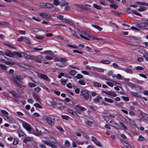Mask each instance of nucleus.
<instances>
[{
    "instance_id": "obj_26",
    "label": "nucleus",
    "mask_w": 148,
    "mask_h": 148,
    "mask_svg": "<svg viewBox=\"0 0 148 148\" xmlns=\"http://www.w3.org/2000/svg\"><path fill=\"white\" fill-rule=\"evenodd\" d=\"M123 70L127 73H129L130 74L133 73L132 70L131 69H124Z\"/></svg>"
},
{
    "instance_id": "obj_40",
    "label": "nucleus",
    "mask_w": 148,
    "mask_h": 148,
    "mask_svg": "<svg viewBox=\"0 0 148 148\" xmlns=\"http://www.w3.org/2000/svg\"><path fill=\"white\" fill-rule=\"evenodd\" d=\"M28 86L31 87H34L36 86V84L32 83H29L28 84Z\"/></svg>"
},
{
    "instance_id": "obj_15",
    "label": "nucleus",
    "mask_w": 148,
    "mask_h": 148,
    "mask_svg": "<svg viewBox=\"0 0 148 148\" xmlns=\"http://www.w3.org/2000/svg\"><path fill=\"white\" fill-rule=\"evenodd\" d=\"M33 140V138L31 137H27L23 139V142L25 143H27V141H32Z\"/></svg>"
},
{
    "instance_id": "obj_5",
    "label": "nucleus",
    "mask_w": 148,
    "mask_h": 148,
    "mask_svg": "<svg viewBox=\"0 0 148 148\" xmlns=\"http://www.w3.org/2000/svg\"><path fill=\"white\" fill-rule=\"evenodd\" d=\"M51 116L50 115H48L45 116V120L50 126H53L54 125V123L52 121Z\"/></svg>"
},
{
    "instance_id": "obj_48",
    "label": "nucleus",
    "mask_w": 148,
    "mask_h": 148,
    "mask_svg": "<svg viewBox=\"0 0 148 148\" xmlns=\"http://www.w3.org/2000/svg\"><path fill=\"white\" fill-rule=\"evenodd\" d=\"M70 73L72 75H74L76 74V72L74 70H72L70 71Z\"/></svg>"
},
{
    "instance_id": "obj_14",
    "label": "nucleus",
    "mask_w": 148,
    "mask_h": 148,
    "mask_svg": "<svg viewBox=\"0 0 148 148\" xmlns=\"http://www.w3.org/2000/svg\"><path fill=\"white\" fill-rule=\"evenodd\" d=\"M5 54L6 56L10 57H13L14 56V54L12 53V52L8 50L5 52Z\"/></svg>"
},
{
    "instance_id": "obj_52",
    "label": "nucleus",
    "mask_w": 148,
    "mask_h": 148,
    "mask_svg": "<svg viewBox=\"0 0 148 148\" xmlns=\"http://www.w3.org/2000/svg\"><path fill=\"white\" fill-rule=\"evenodd\" d=\"M5 63L7 65H14V63L12 62H10L9 61H7L5 62Z\"/></svg>"
},
{
    "instance_id": "obj_36",
    "label": "nucleus",
    "mask_w": 148,
    "mask_h": 148,
    "mask_svg": "<svg viewBox=\"0 0 148 148\" xmlns=\"http://www.w3.org/2000/svg\"><path fill=\"white\" fill-rule=\"evenodd\" d=\"M10 93L14 97H18V94L14 91H10Z\"/></svg>"
},
{
    "instance_id": "obj_27",
    "label": "nucleus",
    "mask_w": 148,
    "mask_h": 148,
    "mask_svg": "<svg viewBox=\"0 0 148 148\" xmlns=\"http://www.w3.org/2000/svg\"><path fill=\"white\" fill-rule=\"evenodd\" d=\"M92 27L97 29L99 31H101L102 30V28L98 25H95L93 24H92Z\"/></svg>"
},
{
    "instance_id": "obj_58",
    "label": "nucleus",
    "mask_w": 148,
    "mask_h": 148,
    "mask_svg": "<svg viewBox=\"0 0 148 148\" xmlns=\"http://www.w3.org/2000/svg\"><path fill=\"white\" fill-rule=\"evenodd\" d=\"M3 95L4 96L7 98H10V97L8 93L7 92H5L3 93Z\"/></svg>"
},
{
    "instance_id": "obj_53",
    "label": "nucleus",
    "mask_w": 148,
    "mask_h": 148,
    "mask_svg": "<svg viewBox=\"0 0 148 148\" xmlns=\"http://www.w3.org/2000/svg\"><path fill=\"white\" fill-rule=\"evenodd\" d=\"M123 77L120 74H118L117 75V79H122Z\"/></svg>"
},
{
    "instance_id": "obj_42",
    "label": "nucleus",
    "mask_w": 148,
    "mask_h": 148,
    "mask_svg": "<svg viewBox=\"0 0 148 148\" xmlns=\"http://www.w3.org/2000/svg\"><path fill=\"white\" fill-rule=\"evenodd\" d=\"M76 77L78 79H79L80 78H83V77L82 75L81 74H78L77 75Z\"/></svg>"
},
{
    "instance_id": "obj_6",
    "label": "nucleus",
    "mask_w": 148,
    "mask_h": 148,
    "mask_svg": "<svg viewBox=\"0 0 148 148\" xmlns=\"http://www.w3.org/2000/svg\"><path fill=\"white\" fill-rule=\"evenodd\" d=\"M53 101L56 103V104L57 106L58 105H60L61 106L58 107V108L59 109H61L62 106H63L62 105L63 103H64L63 101H62L61 100H59L57 98H54L53 99Z\"/></svg>"
},
{
    "instance_id": "obj_25",
    "label": "nucleus",
    "mask_w": 148,
    "mask_h": 148,
    "mask_svg": "<svg viewBox=\"0 0 148 148\" xmlns=\"http://www.w3.org/2000/svg\"><path fill=\"white\" fill-rule=\"evenodd\" d=\"M68 80V79H61L60 80L61 84L63 85H65L66 84Z\"/></svg>"
},
{
    "instance_id": "obj_23",
    "label": "nucleus",
    "mask_w": 148,
    "mask_h": 148,
    "mask_svg": "<svg viewBox=\"0 0 148 148\" xmlns=\"http://www.w3.org/2000/svg\"><path fill=\"white\" fill-rule=\"evenodd\" d=\"M147 9V8L143 6H140V8L138 9V11L139 12H143L145 11Z\"/></svg>"
},
{
    "instance_id": "obj_38",
    "label": "nucleus",
    "mask_w": 148,
    "mask_h": 148,
    "mask_svg": "<svg viewBox=\"0 0 148 148\" xmlns=\"http://www.w3.org/2000/svg\"><path fill=\"white\" fill-rule=\"evenodd\" d=\"M110 7L111 8H113L114 9H116L118 7V6L117 5L115 4H110Z\"/></svg>"
},
{
    "instance_id": "obj_35",
    "label": "nucleus",
    "mask_w": 148,
    "mask_h": 148,
    "mask_svg": "<svg viewBox=\"0 0 148 148\" xmlns=\"http://www.w3.org/2000/svg\"><path fill=\"white\" fill-rule=\"evenodd\" d=\"M23 41L28 44H30V42L28 39L26 37H24Z\"/></svg>"
},
{
    "instance_id": "obj_47",
    "label": "nucleus",
    "mask_w": 148,
    "mask_h": 148,
    "mask_svg": "<svg viewBox=\"0 0 148 148\" xmlns=\"http://www.w3.org/2000/svg\"><path fill=\"white\" fill-rule=\"evenodd\" d=\"M66 45L75 48H76L78 49V47L76 45H69V44H67Z\"/></svg>"
},
{
    "instance_id": "obj_57",
    "label": "nucleus",
    "mask_w": 148,
    "mask_h": 148,
    "mask_svg": "<svg viewBox=\"0 0 148 148\" xmlns=\"http://www.w3.org/2000/svg\"><path fill=\"white\" fill-rule=\"evenodd\" d=\"M18 143V140L17 139H14L13 141V144L14 145H17Z\"/></svg>"
},
{
    "instance_id": "obj_34",
    "label": "nucleus",
    "mask_w": 148,
    "mask_h": 148,
    "mask_svg": "<svg viewBox=\"0 0 148 148\" xmlns=\"http://www.w3.org/2000/svg\"><path fill=\"white\" fill-rule=\"evenodd\" d=\"M93 6L95 8L98 9L100 10L101 9V7L99 5H97V4H94L93 5Z\"/></svg>"
},
{
    "instance_id": "obj_18",
    "label": "nucleus",
    "mask_w": 148,
    "mask_h": 148,
    "mask_svg": "<svg viewBox=\"0 0 148 148\" xmlns=\"http://www.w3.org/2000/svg\"><path fill=\"white\" fill-rule=\"evenodd\" d=\"M39 15L42 17L45 18H47L50 17V16L45 13H40Z\"/></svg>"
},
{
    "instance_id": "obj_61",
    "label": "nucleus",
    "mask_w": 148,
    "mask_h": 148,
    "mask_svg": "<svg viewBox=\"0 0 148 148\" xmlns=\"http://www.w3.org/2000/svg\"><path fill=\"white\" fill-rule=\"evenodd\" d=\"M100 2L101 4L103 5H106L105 2L104 0H100Z\"/></svg>"
},
{
    "instance_id": "obj_54",
    "label": "nucleus",
    "mask_w": 148,
    "mask_h": 148,
    "mask_svg": "<svg viewBox=\"0 0 148 148\" xmlns=\"http://www.w3.org/2000/svg\"><path fill=\"white\" fill-rule=\"evenodd\" d=\"M90 38L91 39H93L94 40H99L100 38L94 37L92 36H90Z\"/></svg>"
},
{
    "instance_id": "obj_50",
    "label": "nucleus",
    "mask_w": 148,
    "mask_h": 148,
    "mask_svg": "<svg viewBox=\"0 0 148 148\" xmlns=\"http://www.w3.org/2000/svg\"><path fill=\"white\" fill-rule=\"evenodd\" d=\"M0 67L4 70H6L7 69V67L5 65L2 64H0Z\"/></svg>"
},
{
    "instance_id": "obj_43",
    "label": "nucleus",
    "mask_w": 148,
    "mask_h": 148,
    "mask_svg": "<svg viewBox=\"0 0 148 148\" xmlns=\"http://www.w3.org/2000/svg\"><path fill=\"white\" fill-rule=\"evenodd\" d=\"M62 118L66 120H68L69 118V116L66 115H62Z\"/></svg>"
},
{
    "instance_id": "obj_39",
    "label": "nucleus",
    "mask_w": 148,
    "mask_h": 148,
    "mask_svg": "<svg viewBox=\"0 0 148 148\" xmlns=\"http://www.w3.org/2000/svg\"><path fill=\"white\" fill-rule=\"evenodd\" d=\"M122 143L126 147L129 148V147H130L129 145L125 141H123L122 142Z\"/></svg>"
},
{
    "instance_id": "obj_59",
    "label": "nucleus",
    "mask_w": 148,
    "mask_h": 148,
    "mask_svg": "<svg viewBox=\"0 0 148 148\" xmlns=\"http://www.w3.org/2000/svg\"><path fill=\"white\" fill-rule=\"evenodd\" d=\"M57 17L59 20H61L62 19H62H63V16L62 15H61L57 16Z\"/></svg>"
},
{
    "instance_id": "obj_37",
    "label": "nucleus",
    "mask_w": 148,
    "mask_h": 148,
    "mask_svg": "<svg viewBox=\"0 0 148 148\" xmlns=\"http://www.w3.org/2000/svg\"><path fill=\"white\" fill-rule=\"evenodd\" d=\"M35 38L39 40H42L43 39L44 37L42 36L37 35L35 36Z\"/></svg>"
},
{
    "instance_id": "obj_2",
    "label": "nucleus",
    "mask_w": 148,
    "mask_h": 148,
    "mask_svg": "<svg viewBox=\"0 0 148 148\" xmlns=\"http://www.w3.org/2000/svg\"><path fill=\"white\" fill-rule=\"evenodd\" d=\"M52 139L53 140L51 142L45 140H42V142L44 144L49 146L53 148H57V146L52 143L57 144V141L53 137L52 138Z\"/></svg>"
},
{
    "instance_id": "obj_31",
    "label": "nucleus",
    "mask_w": 148,
    "mask_h": 148,
    "mask_svg": "<svg viewBox=\"0 0 148 148\" xmlns=\"http://www.w3.org/2000/svg\"><path fill=\"white\" fill-rule=\"evenodd\" d=\"M65 145L67 147H69L70 146V144L68 140H66L65 142Z\"/></svg>"
},
{
    "instance_id": "obj_44",
    "label": "nucleus",
    "mask_w": 148,
    "mask_h": 148,
    "mask_svg": "<svg viewBox=\"0 0 148 148\" xmlns=\"http://www.w3.org/2000/svg\"><path fill=\"white\" fill-rule=\"evenodd\" d=\"M79 83L82 85H85V82H84V81L83 80H81L78 81Z\"/></svg>"
},
{
    "instance_id": "obj_33",
    "label": "nucleus",
    "mask_w": 148,
    "mask_h": 148,
    "mask_svg": "<svg viewBox=\"0 0 148 148\" xmlns=\"http://www.w3.org/2000/svg\"><path fill=\"white\" fill-rule=\"evenodd\" d=\"M56 128L62 132H64V130L60 126H58L56 127Z\"/></svg>"
},
{
    "instance_id": "obj_64",
    "label": "nucleus",
    "mask_w": 148,
    "mask_h": 148,
    "mask_svg": "<svg viewBox=\"0 0 148 148\" xmlns=\"http://www.w3.org/2000/svg\"><path fill=\"white\" fill-rule=\"evenodd\" d=\"M51 104L52 106L56 108L57 107V105L56 104V103L53 101H53L51 102Z\"/></svg>"
},
{
    "instance_id": "obj_12",
    "label": "nucleus",
    "mask_w": 148,
    "mask_h": 148,
    "mask_svg": "<svg viewBox=\"0 0 148 148\" xmlns=\"http://www.w3.org/2000/svg\"><path fill=\"white\" fill-rule=\"evenodd\" d=\"M145 21L144 22L137 24V27L140 28H145L146 29Z\"/></svg>"
},
{
    "instance_id": "obj_4",
    "label": "nucleus",
    "mask_w": 148,
    "mask_h": 148,
    "mask_svg": "<svg viewBox=\"0 0 148 148\" xmlns=\"http://www.w3.org/2000/svg\"><path fill=\"white\" fill-rule=\"evenodd\" d=\"M42 56L41 55H39L38 56H34L32 55L31 58V60L35 61L36 62L41 63L42 62Z\"/></svg>"
},
{
    "instance_id": "obj_60",
    "label": "nucleus",
    "mask_w": 148,
    "mask_h": 148,
    "mask_svg": "<svg viewBox=\"0 0 148 148\" xmlns=\"http://www.w3.org/2000/svg\"><path fill=\"white\" fill-rule=\"evenodd\" d=\"M40 6L42 7H44L45 8H48V7L47 6V5L45 3H42L40 5Z\"/></svg>"
},
{
    "instance_id": "obj_17",
    "label": "nucleus",
    "mask_w": 148,
    "mask_h": 148,
    "mask_svg": "<svg viewBox=\"0 0 148 148\" xmlns=\"http://www.w3.org/2000/svg\"><path fill=\"white\" fill-rule=\"evenodd\" d=\"M22 54L23 55V57L27 59L31 60L32 55H29L24 53H22Z\"/></svg>"
},
{
    "instance_id": "obj_28",
    "label": "nucleus",
    "mask_w": 148,
    "mask_h": 148,
    "mask_svg": "<svg viewBox=\"0 0 148 148\" xmlns=\"http://www.w3.org/2000/svg\"><path fill=\"white\" fill-rule=\"evenodd\" d=\"M142 117L148 121V115L145 113H143L142 114Z\"/></svg>"
},
{
    "instance_id": "obj_8",
    "label": "nucleus",
    "mask_w": 148,
    "mask_h": 148,
    "mask_svg": "<svg viewBox=\"0 0 148 148\" xmlns=\"http://www.w3.org/2000/svg\"><path fill=\"white\" fill-rule=\"evenodd\" d=\"M38 76L39 77H40L44 80H46L48 82H49L50 81V79L49 77L47 75L44 74L38 73Z\"/></svg>"
},
{
    "instance_id": "obj_63",
    "label": "nucleus",
    "mask_w": 148,
    "mask_h": 148,
    "mask_svg": "<svg viewBox=\"0 0 148 148\" xmlns=\"http://www.w3.org/2000/svg\"><path fill=\"white\" fill-rule=\"evenodd\" d=\"M66 110L68 112L71 114H72V113H73L74 112L73 110L70 109H67Z\"/></svg>"
},
{
    "instance_id": "obj_51",
    "label": "nucleus",
    "mask_w": 148,
    "mask_h": 148,
    "mask_svg": "<svg viewBox=\"0 0 148 148\" xmlns=\"http://www.w3.org/2000/svg\"><path fill=\"white\" fill-rule=\"evenodd\" d=\"M45 52L47 53H49L52 56H53L54 55L53 52L51 51H46Z\"/></svg>"
},
{
    "instance_id": "obj_1",
    "label": "nucleus",
    "mask_w": 148,
    "mask_h": 148,
    "mask_svg": "<svg viewBox=\"0 0 148 148\" xmlns=\"http://www.w3.org/2000/svg\"><path fill=\"white\" fill-rule=\"evenodd\" d=\"M12 79L14 82L17 86L19 87H22L23 83L21 80V78L20 75H14L12 77Z\"/></svg>"
},
{
    "instance_id": "obj_19",
    "label": "nucleus",
    "mask_w": 148,
    "mask_h": 148,
    "mask_svg": "<svg viewBox=\"0 0 148 148\" xmlns=\"http://www.w3.org/2000/svg\"><path fill=\"white\" fill-rule=\"evenodd\" d=\"M92 83L94 86L95 87H101V84L98 82H93Z\"/></svg>"
},
{
    "instance_id": "obj_41",
    "label": "nucleus",
    "mask_w": 148,
    "mask_h": 148,
    "mask_svg": "<svg viewBox=\"0 0 148 148\" xmlns=\"http://www.w3.org/2000/svg\"><path fill=\"white\" fill-rule=\"evenodd\" d=\"M96 71L99 72H103L104 71V69L101 68H98L97 69Z\"/></svg>"
},
{
    "instance_id": "obj_62",
    "label": "nucleus",
    "mask_w": 148,
    "mask_h": 148,
    "mask_svg": "<svg viewBox=\"0 0 148 148\" xmlns=\"http://www.w3.org/2000/svg\"><path fill=\"white\" fill-rule=\"evenodd\" d=\"M86 123L87 125L90 126H91V125L92 124V122L89 121H86Z\"/></svg>"
},
{
    "instance_id": "obj_10",
    "label": "nucleus",
    "mask_w": 148,
    "mask_h": 148,
    "mask_svg": "<svg viewBox=\"0 0 148 148\" xmlns=\"http://www.w3.org/2000/svg\"><path fill=\"white\" fill-rule=\"evenodd\" d=\"M22 125L23 127L28 131H30L32 130V128L29 125L25 122H23Z\"/></svg>"
},
{
    "instance_id": "obj_22",
    "label": "nucleus",
    "mask_w": 148,
    "mask_h": 148,
    "mask_svg": "<svg viewBox=\"0 0 148 148\" xmlns=\"http://www.w3.org/2000/svg\"><path fill=\"white\" fill-rule=\"evenodd\" d=\"M75 107H76L77 108H78L81 111H83L84 110H86V109H85L84 108L82 107L81 106L79 105H76L75 106Z\"/></svg>"
},
{
    "instance_id": "obj_49",
    "label": "nucleus",
    "mask_w": 148,
    "mask_h": 148,
    "mask_svg": "<svg viewBox=\"0 0 148 148\" xmlns=\"http://www.w3.org/2000/svg\"><path fill=\"white\" fill-rule=\"evenodd\" d=\"M14 53L19 57H22V53L21 54L17 52H15Z\"/></svg>"
},
{
    "instance_id": "obj_7",
    "label": "nucleus",
    "mask_w": 148,
    "mask_h": 148,
    "mask_svg": "<svg viewBox=\"0 0 148 148\" xmlns=\"http://www.w3.org/2000/svg\"><path fill=\"white\" fill-rule=\"evenodd\" d=\"M36 129L37 131L41 133H44L46 131V130L45 128L40 126H36Z\"/></svg>"
},
{
    "instance_id": "obj_55",
    "label": "nucleus",
    "mask_w": 148,
    "mask_h": 148,
    "mask_svg": "<svg viewBox=\"0 0 148 148\" xmlns=\"http://www.w3.org/2000/svg\"><path fill=\"white\" fill-rule=\"evenodd\" d=\"M121 98L123 100H125V101H129V99L127 97L123 96H122Z\"/></svg>"
},
{
    "instance_id": "obj_32",
    "label": "nucleus",
    "mask_w": 148,
    "mask_h": 148,
    "mask_svg": "<svg viewBox=\"0 0 148 148\" xmlns=\"http://www.w3.org/2000/svg\"><path fill=\"white\" fill-rule=\"evenodd\" d=\"M60 2L59 0H54L53 4L54 5L57 6L59 5L60 4Z\"/></svg>"
},
{
    "instance_id": "obj_45",
    "label": "nucleus",
    "mask_w": 148,
    "mask_h": 148,
    "mask_svg": "<svg viewBox=\"0 0 148 148\" xmlns=\"http://www.w3.org/2000/svg\"><path fill=\"white\" fill-rule=\"evenodd\" d=\"M34 106L40 108H42L41 106L38 103H35L34 105Z\"/></svg>"
},
{
    "instance_id": "obj_46",
    "label": "nucleus",
    "mask_w": 148,
    "mask_h": 148,
    "mask_svg": "<svg viewBox=\"0 0 148 148\" xmlns=\"http://www.w3.org/2000/svg\"><path fill=\"white\" fill-rule=\"evenodd\" d=\"M146 29H148V19L145 21Z\"/></svg>"
},
{
    "instance_id": "obj_13",
    "label": "nucleus",
    "mask_w": 148,
    "mask_h": 148,
    "mask_svg": "<svg viewBox=\"0 0 148 148\" xmlns=\"http://www.w3.org/2000/svg\"><path fill=\"white\" fill-rule=\"evenodd\" d=\"M102 99V97L99 96H98L96 98L93 99V101L96 103H99L100 101Z\"/></svg>"
},
{
    "instance_id": "obj_20",
    "label": "nucleus",
    "mask_w": 148,
    "mask_h": 148,
    "mask_svg": "<svg viewBox=\"0 0 148 148\" xmlns=\"http://www.w3.org/2000/svg\"><path fill=\"white\" fill-rule=\"evenodd\" d=\"M33 97L34 99L37 101L38 102H40V100H39V96L38 94H34L33 95Z\"/></svg>"
},
{
    "instance_id": "obj_11",
    "label": "nucleus",
    "mask_w": 148,
    "mask_h": 148,
    "mask_svg": "<svg viewBox=\"0 0 148 148\" xmlns=\"http://www.w3.org/2000/svg\"><path fill=\"white\" fill-rule=\"evenodd\" d=\"M83 34L84 36H83L82 34H80V36L82 37V38H84L87 40H90V36H89L88 34L86 33H84Z\"/></svg>"
},
{
    "instance_id": "obj_16",
    "label": "nucleus",
    "mask_w": 148,
    "mask_h": 148,
    "mask_svg": "<svg viewBox=\"0 0 148 148\" xmlns=\"http://www.w3.org/2000/svg\"><path fill=\"white\" fill-rule=\"evenodd\" d=\"M130 95L136 97L138 98H141L140 95H139L138 92H134L131 91L130 92Z\"/></svg>"
},
{
    "instance_id": "obj_21",
    "label": "nucleus",
    "mask_w": 148,
    "mask_h": 148,
    "mask_svg": "<svg viewBox=\"0 0 148 148\" xmlns=\"http://www.w3.org/2000/svg\"><path fill=\"white\" fill-rule=\"evenodd\" d=\"M135 3L139 5H145L148 6V3H147L141 2H136Z\"/></svg>"
},
{
    "instance_id": "obj_3",
    "label": "nucleus",
    "mask_w": 148,
    "mask_h": 148,
    "mask_svg": "<svg viewBox=\"0 0 148 148\" xmlns=\"http://www.w3.org/2000/svg\"><path fill=\"white\" fill-rule=\"evenodd\" d=\"M80 95L86 100H88L90 96L89 92L86 89H82L80 91Z\"/></svg>"
},
{
    "instance_id": "obj_29",
    "label": "nucleus",
    "mask_w": 148,
    "mask_h": 148,
    "mask_svg": "<svg viewBox=\"0 0 148 148\" xmlns=\"http://www.w3.org/2000/svg\"><path fill=\"white\" fill-rule=\"evenodd\" d=\"M100 62L101 63L106 64H109L110 63V62L108 60H102Z\"/></svg>"
},
{
    "instance_id": "obj_24",
    "label": "nucleus",
    "mask_w": 148,
    "mask_h": 148,
    "mask_svg": "<svg viewBox=\"0 0 148 148\" xmlns=\"http://www.w3.org/2000/svg\"><path fill=\"white\" fill-rule=\"evenodd\" d=\"M104 100L108 103H114V101L113 100L108 98H104Z\"/></svg>"
},
{
    "instance_id": "obj_9",
    "label": "nucleus",
    "mask_w": 148,
    "mask_h": 148,
    "mask_svg": "<svg viewBox=\"0 0 148 148\" xmlns=\"http://www.w3.org/2000/svg\"><path fill=\"white\" fill-rule=\"evenodd\" d=\"M102 92L108 95L111 96L113 97H115L117 96V95L116 93L112 90L110 91H103Z\"/></svg>"
},
{
    "instance_id": "obj_56",
    "label": "nucleus",
    "mask_w": 148,
    "mask_h": 148,
    "mask_svg": "<svg viewBox=\"0 0 148 148\" xmlns=\"http://www.w3.org/2000/svg\"><path fill=\"white\" fill-rule=\"evenodd\" d=\"M119 124L121 125V126L123 127V128L125 129L126 130L127 129V127L125 125L123 124V123H120Z\"/></svg>"
},
{
    "instance_id": "obj_30",
    "label": "nucleus",
    "mask_w": 148,
    "mask_h": 148,
    "mask_svg": "<svg viewBox=\"0 0 148 148\" xmlns=\"http://www.w3.org/2000/svg\"><path fill=\"white\" fill-rule=\"evenodd\" d=\"M145 138L143 136H140L138 139V141L139 142H142L144 140Z\"/></svg>"
}]
</instances>
